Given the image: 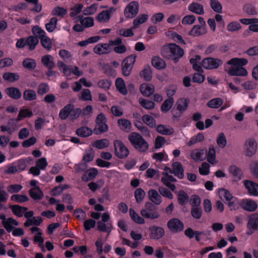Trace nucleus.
<instances>
[{"label": "nucleus", "instance_id": "f257e3e1", "mask_svg": "<svg viewBox=\"0 0 258 258\" xmlns=\"http://www.w3.org/2000/svg\"><path fill=\"white\" fill-rule=\"evenodd\" d=\"M161 53L163 57L170 60H173L174 63H177L179 59L184 54V51L175 43H170L162 48Z\"/></svg>", "mask_w": 258, "mask_h": 258}, {"label": "nucleus", "instance_id": "f03ea898", "mask_svg": "<svg viewBox=\"0 0 258 258\" xmlns=\"http://www.w3.org/2000/svg\"><path fill=\"white\" fill-rule=\"evenodd\" d=\"M82 112L81 108H75L74 105L69 104L60 110L59 116L61 119H66L68 117L71 120L77 119Z\"/></svg>", "mask_w": 258, "mask_h": 258}, {"label": "nucleus", "instance_id": "7ed1b4c3", "mask_svg": "<svg viewBox=\"0 0 258 258\" xmlns=\"http://www.w3.org/2000/svg\"><path fill=\"white\" fill-rule=\"evenodd\" d=\"M128 139L136 149L140 152H145L148 149L147 142L139 134L134 132L128 135Z\"/></svg>", "mask_w": 258, "mask_h": 258}, {"label": "nucleus", "instance_id": "20e7f679", "mask_svg": "<svg viewBox=\"0 0 258 258\" xmlns=\"http://www.w3.org/2000/svg\"><path fill=\"white\" fill-rule=\"evenodd\" d=\"M157 209V207L152 203L146 202L145 205V208L141 211V214L145 218L157 219L160 216Z\"/></svg>", "mask_w": 258, "mask_h": 258}, {"label": "nucleus", "instance_id": "39448f33", "mask_svg": "<svg viewBox=\"0 0 258 258\" xmlns=\"http://www.w3.org/2000/svg\"><path fill=\"white\" fill-rule=\"evenodd\" d=\"M137 55L133 54L125 57L121 62V70L123 76H128L131 74Z\"/></svg>", "mask_w": 258, "mask_h": 258}, {"label": "nucleus", "instance_id": "423d86ee", "mask_svg": "<svg viewBox=\"0 0 258 258\" xmlns=\"http://www.w3.org/2000/svg\"><path fill=\"white\" fill-rule=\"evenodd\" d=\"M106 121L107 119L105 115L103 113L99 114L95 120L97 125L93 130L94 133L96 135H99L106 132L108 130Z\"/></svg>", "mask_w": 258, "mask_h": 258}, {"label": "nucleus", "instance_id": "0eeeda50", "mask_svg": "<svg viewBox=\"0 0 258 258\" xmlns=\"http://www.w3.org/2000/svg\"><path fill=\"white\" fill-rule=\"evenodd\" d=\"M115 154L119 158L123 159L126 158L129 154V151L127 148L120 140L114 141Z\"/></svg>", "mask_w": 258, "mask_h": 258}, {"label": "nucleus", "instance_id": "6e6552de", "mask_svg": "<svg viewBox=\"0 0 258 258\" xmlns=\"http://www.w3.org/2000/svg\"><path fill=\"white\" fill-rule=\"evenodd\" d=\"M222 64V61L219 58L207 57L204 58L202 62V67L208 70L217 69Z\"/></svg>", "mask_w": 258, "mask_h": 258}, {"label": "nucleus", "instance_id": "1a4fd4ad", "mask_svg": "<svg viewBox=\"0 0 258 258\" xmlns=\"http://www.w3.org/2000/svg\"><path fill=\"white\" fill-rule=\"evenodd\" d=\"M167 227L168 229L173 233H177L183 230L184 225L183 223L177 218H173L170 219L167 222Z\"/></svg>", "mask_w": 258, "mask_h": 258}, {"label": "nucleus", "instance_id": "9d476101", "mask_svg": "<svg viewBox=\"0 0 258 258\" xmlns=\"http://www.w3.org/2000/svg\"><path fill=\"white\" fill-rule=\"evenodd\" d=\"M139 6L137 2H131L124 10V14L126 18H132L136 16L139 12Z\"/></svg>", "mask_w": 258, "mask_h": 258}, {"label": "nucleus", "instance_id": "9b49d317", "mask_svg": "<svg viewBox=\"0 0 258 258\" xmlns=\"http://www.w3.org/2000/svg\"><path fill=\"white\" fill-rule=\"evenodd\" d=\"M245 155L251 157L255 154L257 150V145L253 139H249L245 141Z\"/></svg>", "mask_w": 258, "mask_h": 258}, {"label": "nucleus", "instance_id": "f8f14e48", "mask_svg": "<svg viewBox=\"0 0 258 258\" xmlns=\"http://www.w3.org/2000/svg\"><path fill=\"white\" fill-rule=\"evenodd\" d=\"M189 100L187 98H180L176 102L175 106H176L177 110L179 111V114L174 115V117L179 116L183 112V111L186 110L188 107Z\"/></svg>", "mask_w": 258, "mask_h": 258}, {"label": "nucleus", "instance_id": "ddd939ff", "mask_svg": "<svg viewBox=\"0 0 258 258\" xmlns=\"http://www.w3.org/2000/svg\"><path fill=\"white\" fill-rule=\"evenodd\" d=\"M228 73L231 76H245L247 75V72L246 70L243 67L234 66L228 71Z\"/></svg>", "mask_w": 258, "mask_h": 258}, {"label": "nucleus", "instance_id": "4468645a", "mask_svg": "<svg viewBox=\"0 0 258 258\" xmlns=\"http://www.w3.org/2000/svg\"><path fill=\"white\" fill-rule=\"evenodd\" d=\"M172 167L173 168V174L179 179L183 178L184 169L181 163L179 162H174L172 163Z\"/></svg>", "mask_w": 258, "mask_h": 258}, {"label": "nucleus", "instance_id": "2eb2a0df", "mask_svg": "<svg viewBox=\"0 0 258 258\" xmlns=\"http://www.w3.org/2000/svg\"><path fill=\"white\" fill-rule=\"evenodd\" d=\"M244 184L250 195L258 196V184L248 180H245Z\"/></svg>", "mask_w": 258, "mask_h": 258}, {"label": "nucleus", "instance_id": "dca6fc26", "mask_svg": "<svg viewBox=\"0 0 258 258\" xmlns=\"http://www.w3.org/2000/svg\"><path fill=\"white\" fill-rule=\"evenodd\" d=\"M150 237L155 240L159 239L164 234L165 231L161 227L153 226L150 228Z\"/></svg>", "mask_w": 258, "mask_h": 258}, {"label": "nucleus", "instance_id": "f3484780", "mask_svg": "<svg viewBox=\"0 0 258 258\" xmlns=\"http://www.w3.org/2000/svg\"><path fill=\"white\" fill-rule=\"evenodd\" d=\"M140 90L141 93L146 97H150L153 94L155 88L154 86L151 84H143L140 86Z\"/></svg>", "mask_w": 258, "mask_h": 258}, {"label": "nucleus", "instance_id": "a211bd4d", "mask_svg": "<svg viewBox=\"0 0 258 258\" xmlns=\"http://www.w3.org/2000/svg\"><path fill=\"white\" fill-rule=\"evenodd\" d=\"M148 196L150 200L155 205H159L161 204V197L157 190L150 189L148 191Z\"/></svg>", "mask_w": 258, "mask_h": 258}, {"label": "nucleus", "instance_id": "6ab92c4d", "mask_svg": "<svg viewBox=\"0 0 258 258\" xmlns=\"http://www.w3.org/2000/svg\"><path fill=\"white\" fill-rule=\"evenodd\" d=\"M205 153H207L206 150H195L190 153V157L195 161H203L205 159Z\"/></svg>", "mask_w": 258, "mask_h": 258}, {"label": "nucleus", "instance_id": "aec40b11", "mask_svg": "<svg viewBox=\"0 0 258 258\" xmlns=\"http://www.w3.org/2000/svg\"><path fill=\"white\" fill-rule=\"evenodd\" d=\"M6 93L11 98L14 99H19L21 97V93L20 90L17 88L10 87L6 89Z\"/></svg>", "mask_w": 258, "mask_h": 258}, {"label": "nucleus", "instance_id": "412c9836", "mask_svg": "<svg viewBox=\"0 0 258 258\" xmlns=\"http://www.w3.org/2000/svg\"><path fill=\"white\" fill-rule=\"evenodd\" d=\"M152 64L157 69L161 70L166 68L165 61L159 56H155L152 59Z\"/></svg>", "mask_w": 258, "mask_h": 258}, {"label": "nucleus", "instance_id": "4be33fe9", "mask_svg": "<svg viewBox=\"0 0 258 258\" xmlns=\"http://www.w3.org/2000/svg\"><path fill=\"white\" fill-rule=\"evenodd\" d=\"M30 197L34 200H40L43 197V194L39 186H35L29 190Z\"/></svg>", "mask_w": 258, "mask_h": 258}, {"label": "nucleus", "instance_id": "5701e85b", "mask_svg": "<svg viewBox=\"0 0 258 258\" xmlns=\"http://www.w3.org/2000/svg\"><path fill=\"white\" fill-rule=\"evenodd\" d=\"M188 9L190 11L198 15H202L204 13L203 6L197 3H191L189 5Z\"/></svg>", "mask_w": 258, "mask_h": 258}, {"label": "nucleus", "instance_id": "b1692460", "mask_svg": "<svg viewBox=\"0 0 258 258\" xmlns=\"http://www.w3.org/2000/svg\"><path fill=\"white\" fill-rule=\"evenodd\" d=\"M257 204L252 200H246L242 203L243 209L247 211L253 212L257 209Z\"/></svg>", "mask_w": 258, "mask_h": 258}, {"label": "nucleus", "instance_id": "393cba45", "mask_svg": "<svg viewBox=\"0 0 258 258\" xmlns=\"http://www.w3.org/2000/svg\"><path fill=\"white\" fill-rule=\"evenodd\" d=\"M247 225L252 230H258V214L254 213L249 216Z\"/></svg>", "mask_w": 258, "mask_h": 258}, {"label": "nucleus", "instance_id": "a878e982", "mask_svg": "<svg viewBox=\"0 0 258 258\" xmlns=\"http://www.w3.org/2000/svg\"><path fill=\"white\" fill-rule=\"evenodd\" d=\"M41 61L48 69H52L55 66L53 57L50 55H45L41 57Z\"/></svg>", "mask_w": 258, "mask_h": 258}, {"label": "nucleus", "instance_id": "bb28decb", "mask_svg": "<svg viewBox=\"0 0 258 258\" xmlns=\"http://www.w3.org/2000/svg\"><path fill=\"white\" fill-rule=\"evenodd\" d=\"M229 172L237 179L240 180L243 176V172L242 170L235 165L231 166L229 169Z\"/></svg>", "mask_w": 258, "mask_h": 258}, {"label": "nucleus", "instance_id": "cd10ccee", "mask_svg": "<svg viewBox=\"0 0 258 258\" xmlns=\"http://www.w3.org/2000/svg\"><path fill=\"white\" fill-rule=\"evenodd\" d=\"M18 222L12 218H9L7 219V221H5L3 224L4 228L8 232H11L15 228L13 225L18 226Z\"/></svg>", "mask_w": 258, "mask_h": 258}, {"label": "nucleus", "instance_id": "c85d7f7f", "mask_svg": "<svg viewBox=\"0 0 258 258\" xmlns=\"http://www.w3.org/2000/svg\"><path fill=\"white\" fill-rule=\"evenodd\" d=\"M140 76L143 77L146 81H150L152 78L151 67L149 65L145 66L144 70L141 72Z\"/></svg>", "mask_w": 258, "mask_h": 258}, {"label": "nucleus", "instance_id": "c756f323", "mask_svg": "<svg viewBox=\"0 0 258 258\" xmlns=\"http://www.w3.org/2000/svg\"><path fill=\"white\" fill-rule=\"evenodd\" d=\"M157 131L164 135H171L173 134L174 130L172 127L168 126L166 127V126L163 124H159L157 126Z\"/></svg>", "mask_w": 258, "mask_h": 258}, {"label": "nucleus", "instance_id": "7c9ffc66", "mask_svg": "<svg viewBox=\"0 0 258 258\" xmlns=\"http://www.w3.org/2000/svg\"><path fill=\"white\" fill-rule=\"evenodd\" d=\"M115 85L117 90L123 95H125L127 93V90L125 87L123 80L120 78H118L116 80Z\"/></svg>", "mask_w": 258, "mask_h": 258}, {"label": "nucleus", "instance_id": "2f4dec72", "mask_svg": "<svg viewBox=\"0 0 258 258\" xmlns=\"http://www.w3.org/2000/svg\"><path fill=\"white\" fill-rule=\"evenodd\" d=\"M92 130L88 127H82L78 128L76 131V134L81 137H87L92 134Z\"/></svg>", "mask_w": 258, "mask_h": 258}, {"label": "nucleus", "instance_id": "473e14b6", "mask_svg": "<svg viewBox=\"0 0 258 258\" xmlns=\"http://www.w3.org/2000/svg\"><path fill=\"white\" fill-rule=\"evenodd\" d=\"M139 102L143 107L147 109H152L155 106L154 102L143 98H139Z\"/></svg>", "mask_w": 258, "mask_h": 258}, {"label": "nucleus", "instance_id": "72a5a7b5", "mask_svg": "<svg viewBox=\"0 0 258 258\" xmlns=\"http://www.w3.org/2000/svg\"><path fill=\"white\" fill-rule=\"evenodd\" d=\"M247 62V60L244 58H233L228 61V64L242 67V66L246 65Z\"/></svg>", "mask_w": 258, "mask_h": 258}, {"label": "nucleus", "instance_id": "f704fd0d", "mask_svg": "<svg viewBox=\"0 0 258 258\" xmlns=\"http://www.w3.org/2000/svg\"><path fill=\"white\" fill-rule=\"evenodd\" d=\"M27 45L30 50H34L39 42L38 39L34 36H30L26 39Z\"/></svg>", "mask_w": 258, "mask_h": 258}, {"label": "nucleus", "instance_id": "c9c22d12", "mask_svg": "<svg viewBox=\"0 0 258 258\" xmlns=\"http://www.w3.org/2000/svg\"><path fill=\"white\" fill-rule=\"evenodd\" d=\"M189 197L188 195L183 190H180L178 193V203L183 206L186 204L188 201Z\"/></svg>", "mask_w": 258, "mask_h": 258}, {"label": "nucleus", "instance_id": "e433bc0d", "mask_svg": "<svg viewBox=\"0 0 258 258\" xmlns=\"http://www.w3.org/2000/svg\"><path fill=\"white\" fill-rule=\"evenodd\" d=\"M129 212L131 218L135 222L138 224L145 223L144 219L140 217L133 209H130Z\"/></svg>", "mask_w": 258, "mask_h": 258}, {"label": "nucleus", "instance_id": "4c0bfd02", "mask_svg": "<svg viewBox=\"0 0 258 258\" xmlns=\"http://www.w3.org/2000/svg\"><path fill=\"white\" fill-rule=\"evenodd\" d=\"M120 128L125 131H129L131 127V122L126 119H119L117 121Z\"/></svg>", "mask_w": 258, "mask_h": 258}, {"label": "nucleus", "instance_id": "58836bf2", "mask_svg": "<svg viewBox=\"0 0 258 258\" xmlns=\"http://www.w3.org/2000/svg\"><path fill=\"white\" fill-rule=\"evenodd\" d=\"M92 145L97 148L102 149L108 146L109 142L106 139L97 140L93 143Z\"/></svg>", "mask_w": 258, "mask_h": 258}, {"label": "nucleus", "instance_id": "ea45409f", "mask_svg": "<svg viewBox=\"0 0 258 258\" xmlns=\"http://www.w3.org/2000/svg\"><path fill=\"white\" fill-rule=\"evenodd\" d=\"M148 18V15L147 14H143L141 16H138L134 21V26L133 27V29L137 28L139 25L145 22L147 20Z\"/></svg>", "mask_w": 258, "mask_h": 258}, {"label": "nucleus", "instance_id": "a19ab883", "mask_svg": "<svg viewBox=\"0 0 258 258\" xmlns=\"http://www.w3.org/2000/svg\"><path fill=\"white\" fill-rule=\"evenodd\" d=\"M23 66L28 70H32L36 68L35 61L31 58H26L22 62Z\"/></svg>", "mask_w": 258, "mask_h": 258}, {"label": "nucleus", "instance_id": "79ce46f5", "mask_svg": "<svg viewBox=\"0 0 258 258\" xmlns=\"http://www.w3.org/2000/svg\"><path fill=\"white\" fill-rule=\"evenodd\" d=\"M223 103V101L222 99L216 98L209 101L207 103V105L212 108H217L221 106Z\"/></svg>", "mask_w": 258, "mask_h": 258}, {"label": "nucleus", "instance_id": "37998d69", "mask_svg": "<svg viewBox=\"0 0 258 258\" xmlns=\"http://www.w3.org/2000/svg\"><path fill=\"white\" fill-rule=\"evenodd\" d=\"M23 98L25 100H34L36 98V94L34 90L28 89L24 92Z\"/></svg>", "mask_w": 258, "mask_h": 258}, {"label": "nucleus", "instance_id": "c03bdc74", "mask_svg": "<svg viewBox=\"0 0 258 258\" xmlns=\"http://www.w3.org/2000/svg\"><path fill=\"white\" fill-rule=\"evenodd\" d=\"M206 154L207 156L208 161L212 164L215 163L216 152L214 147H210L208 152Z\"/></svg>", "mask_w": 258, "mask_h": 258}, {"label": "nucleus", "instance_id": "a18cd8bd", "mask_svg": "<svg viewBox=\"0 0 258 258\" xmlns=\"http://www.w3.org/2000/svg\"><path fill=\"white\" fill-rule=\"evenodd\" d=\"M174 100L173 98H169L165 100L161 107L162 111L165 112L168 111L171 109Z\"/></svg>", "mask_w": 258, "mask_h": 258}, {"label": "nucleus", "instance_id": "49530a36", "mask_svg": "<svg viewBox=\"0 0 258 258\" xmlns=\"http://www.w3.org/2000/svg\"><path fill=\"white\" fill-rule=\"evenodd\" d=\"M142 120L143 122L150 127L153 128L155 126V120L151 116L149 115H144L142 116Z\"/></svg>", "mask_w": 258, "mask_h": 258}, {"label": "nucleus", "instance_id": "de8ad7c7", "mask_svg": "<svg viewBox=\"0 0 258 258\" xmlns=\"http://www.w3.org/2000/svg\"><path fill=\"white\" fill-rule=\"evenodd\" d=\"M32 32L34 35H35L34 36L36 37L37 38H40L41 39L42 37H43V36H45V31L38 26L33 27Z\"/></svg>", "mask_w": 258, "mask_h": 258}, {"label": "nucleus", "instance_id": "09e8293b", "mask_svg": "<svg viewBox=\"0 0 258 258\" xmlns=\"http://www.w3.org/2000/svg\"><path fill=\"white\" fill-rule=\"evenodd\" d=\"M94 157V151L92 148L86 150L83 156V160L85 162H89L92 161Z\"/></svg>", "mask_w": 258, "mask_h": 258}, {"label": "nucleus", "instance_id": "8fccbe9b", "mask_svg": "<svg viewBox=\"0 0 258 258\" xmlns=\"http://www.w3.org/2000/svg\"><path fill=\"white\" fill-rule=\"evenodd\" d=\"M57 22L56 18L53 17L51 18L50 22L45 25L46 30L50 32H53L56 28Z\"/></svg>", "mask_w": 258, "mask_h": 258}, {"label": "nucleus", "instance_id": "3c124183", "mask_svg": "<svg viewBox=\"0 0 258 258\" xmlns=\"http://www.w3.org/2000/svg\"><path fill=\"white\" fill-rule=\"evenodd\" d=\"M145 195L146 193L142 188H137L135 192V197L136 198V202L138 203H141L144 199Z\"/></svg>", "mask_w": 258, "mask_h": 258}, {"label": "nucleus", "instance_id": "603ef678", "mask_svg": "<svg viewBox=\"0 0 258 258\" xmlns=\"http://www.w3.org/2000/svg\"><path fill=\"white\" fill-rule=\"evenodd\" d=\"M210 6L215 12L218 13H222V6L217 0H210Z\"/></svg>", "mask_w": 258, "mask_h": 258}, {"label": "nucleus", "instance_id": "864d4df0", "mask_svg": "<svg viewBox=\"0 0 258 258\" xmlns=\"http://www.w3.org/2000/svg\"><path fill=\"white\" fill-rule=\"evenodd\" d=\"M3 78L5 80L13 82L19 79V76L13 73H5L3 75Z\"/></svg>", "mask_w": 258, "mask_h": 258}, {"label": "nucleus", "instance_id": "5fc2aeb1", "mask_svg": "<svg viewBox=\"0 0 258 258\" xmlns=\"http://www.w3.org/2000/svg\"><path fill=\"white\" fill-rule=\"evenodd\" d=\"M110 16L108 14V12L103 11L100 13L96 17V20L99 22H107L109 21Z\"/></svg>", "mask_w": 258, "mask_h": 258}, {"label": "nucleus", "instance_id": "6e6d98bb", "mask_svg": "<svg viewBox=\"0 0 258 258\" xmlns=\"http://www.w3.org/2000/svg\"><path fill=\"white\" fill-rule=\"evenodd\" d=\"M41 43L42 45L48 50H50L52 47V43L49 38L46 36H43L41 39Z\"/></svg>", "mask_w": 258, "mask_h": 258}, {"label": "nucleus", "instance_id": "4d7b16f0", "mask_svg": "<svg viewBox=\"0 0 258 258\" xmlns=\"http://www.w3.org/2000/svg\"><path fill=\"white\" fill-rule=\"evenodd\" d=\"M191 215L193 218L200 219L202 216V210L201 207H191Z\"/></svg>", "mask_w": 258, "mask_h": 258}, {"label": "nucleus", "instance_id": "13d9d810", "mask_svg": "<svg viewBox=\"0 0 258 258\" xmlns=\"http://www.w3.org/2000/svg\"><path fill=\"white\" fill-rule=\"evenodd\" d=\"M217 143L219 147L224 148L227 144V140L224 133H221L217 139Z\"/></svg>", "mask_w": 258, "mask_h": 258}, {"label": "nucleus", "instance_id": "bf43d9fd", "mask_svg": "<svg viewBox=\"0 0 258 258\" xmlns=\"http://www.w3.org/2000/svg\"><path fill=\"white\" fill-rule=\"evenodd\" d=\"M81 25L85 28L92 27L94 25V19L92 17H86L81 21Z\"/></svg>", "mask_w": 258, "mask_h": 258}, {"label": "nucleus", "instance_id": "052dcab7", "mask_svg": "<svg viewBox=\"0 0 258 258\" xmlns=\"http://www.w3.org/2000/svg\"><path fill=\"white\" fill-rule=\"evenodd\" d=\"M57 66L60 70H62L63 73L66 76H69L71 73V70L68 66L62 61H59Z\"/></svg>", "mask_w": 258, "mask_h": 258}, {"label": "nucleus", "instance_id": "680f3d73", "mask_svg": "<svg viewBox=\"0 0 258 258\" xmlns=\"http://www.w3.org/2000/svg\"><path fill=\"white\" fill-rule=\"evenodd\" d=\"M241 28L240 24L237 22H230L227 25V30L230 32L236 31L240 30Z\"/></svg>", "mask_w": 258, "mask_h": 258}, {"label": "nucleus", "instance_id": "e2e57ef3", "mask_svg": "<svg viewBox=\"0 0 258 258\" xmlns=\"http://www.w3.org/2000/svg\"><path fill=\"white\" fill-rule=\"evenodd\" d=\"M11 199L12 201H16L19 203H23L29 200L27 196L21 195H14L11 196Z\"/></svg>", "mask_w": 258, "mask_h": 258}, {"label": "nucleus", "instance_id": "0e129e2a", "mask_svg": "<svg viewBox=\"0 0 258 258\" xmlns=\"http://www.w3.org/2000/svg\"><path fill=\"white\" fill-rule=\"evenodd\" d=\"M201 200L198 195H192L191 197L190 204L191 207H200Z\"/></svg>", "mask_w": 258, "mask_h": 258}, {"label": "nucleus", "instance_id": "69168bd1", "mask_svg": "<svg viewBox=\"0 0 258 258\" xmlns=\"http://www.w3.org/2000/svg\"><path fill=\"white\" fill-rule=\"evenodd\" d=\"M47 162L44 157L39 159L36 163V166L40 170H44L47 166Z\"/></svg>", "mask_w": 258, "mask_h": 258}, {"label": "nucleus", "instance_id": "338daca9", "mask_svg": "<svg viewBox=\"0 0 258 258\" xmlns=\"http://www.w3.org/2000/svg\"><path fill=\"white\" fill-rule=\"evenodd\" d=\"M10 208L12 209L13 213L19 217L23 216V212L21 209V206L17 205L10 206Z\"/></svg>", "mask_w": 258, "mask_h": 258}, {"label": "nucleus", "instance_id": "774afa93", "mask_svg": "<svg viewBox=\"0 0 258 258\" xmlns=\"http://www.w3.org/2000/svg\"><path fill=\"white\" fill-rule=\"evenodd\" d=\"M257 84L253 81H248L242 84V86L245 90H251L254 89L256 87Z\"/></svg>", "mask_w": 258, "mask_h": 258}]
</instances>
